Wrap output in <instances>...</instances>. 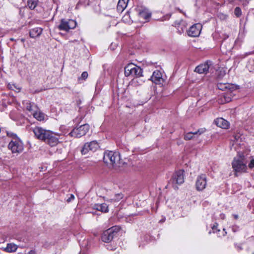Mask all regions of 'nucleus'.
<instances>
[{
  "label": "nucleus",
  "instance_id": "1",
  "mask_svg": "<svg viewBox=\"0 0 254 254\" xmlns=\"http://www.w3.org/2000/svg\"><path fill=\"white\" fill-rule=\"evenodd\" d=\"M103 160L107 165L114 168L120 167L124 164L118 152L107 151L104 153Z\"/></svg>",
  "mask_w": 254,
  "mask_h": 254
},
{
  "label": "nucleus",
  "instance_id": "2",
  "mask_svg": "<svg viewBox=\"0 0 254 254\" xmlns=\"http://www.w3.org/2000/svg\"><path fill=\"white\" fill-rule=\"evenodd\" d=\"M232 165L235 172L243 173L247 171V166L243 155L235 157L232 161Z\"/></svg>",
  "mask_w": 254,
  "mask_h": 254
},
{
  "label": "nucleus",
  "instance_id": "3",
  "mask_svg": "<svg viewBox=\"0 0 254 254\" xmlns=\"http://www.w3.org/2000/svg\"><path fill=\"white\" fill-rule=\"evenodd\" d=\"M8 148L13 154L17 155L23 150V144L18 138H14L9 143Z\"/></svg>",
  "mask_w": 254,
  "mask_h": 254
},
{
  "label": "nucleus",
  "instance_id": "4",
  "mask_svg": "<svg viewBox=\"0 0 254 254\" xmlns=\"http://www.w3.org/2000/svg\"><path fill=\"white\" fill-rule=\"evenodd\" d=\"M125 74L126 76L140 77L142 75V69L134 64H130L125 67Z\"/></svg>",
  "mask_w": 254,
  "mask_h": 254
},
{
  "label": "nucleus",
  "instance_id": "5",
  "mask_svg": "<svg viewBox=\"0 0 254 254\" xmlns=\"http://www.w3.org/2000/svg\"><path fill=\"white\" fill-rule=\"evenodd\" d=\"M120 230V228L116 226L105 231L102 236V241L105 243L110 242Z\"/></svg>",
  "mask_w": 254,
  "mask_h": 254
},
{
  "label": "nucleus",
  "instance_id": "6",
  "mask_svg": "<svg viewBox=\"0 0 254 254\" xmlns=\"http://www.w3.org/2000/svg\"><path fill=\"white\" fill-rule=\"evenodd\" d=\"M89 126L88 124L81 125L78 127H75L69 133L71 136L74 137H80L86 134L89 131Z\"/></svg>",
  "mask_w": 254,
  "mask_h": 254
},
{
  "label": "nucleus",
  "instance_id": "7",
  "mask_svg": "<svg viewBox=\"0 0 254 254\" xmlns=\"http://www.w3.org/2000/svg\"><path fill=\"white\" fill-rule=\"evenodd\" d=\"M76 26V22L72 19H64L61 20L60 24L58 26V28L61 30L68 31L70 29H74Z\"/></svg>",
  "mask_w": 254,
  "mask_h": 254
},
{
  "label": "nucleus",
  "instance_id": "8",
  "mask_svg": "<svg viewBox=\"0 0 254 254\" xmlns=\"http://www.w3.org/2000/svg\"><path fill=\"white\" fill-rule=\"evenodd\" d=\"M50 130H46L41 127H36L33 128V132L35 137L42 141H44L48 135L50 133Z\"/></svg>",
  "mask_w": 254,
  "mask_h": 254
},
{
  "label": "nucleus",
  "instance_id": "9",
  "mask_svg": "<svg viewBox=\"0 0 254 254\" xmlns=\"http://www.w3.org/2000/svg\"><path fill=\"white\" fill-rule=\"evenodd\" d=\"M207 178L204 174H201L198 176L196 180L195 187L198 191L203 190L206 187Z\"/></svg>",
  "mask_w": 254,
  "mask_h": 254
},
{
  "label": "nucleus",
  "instance_id": "10",
  "mask_svg": "<svg viewBox=\"0 0 254 254\" xmlns=\"http://www.w3.org/2000/svg\"><path fill=\"white\" fill-rule=\"evenodd\" d=\"M171 181L173 185H181L184 182V172L180 170L177 171L173 176Z\"/></svg>",
  "mask_w": 254,
  "mask_h": 254
},
{
  "label": "nucleus",
  "instance_id": "11",
  "mask_svg": "<svg viewBox=\"0 0 254 254\" xmlns=\"http://www.w3.org/2000/svg\"><path fill=\"white\" fill-rule=\"evenodd\" d=\"M201 28L202 25L200 24H195L190 27L188 34L191 37H197L199 35Z\"/></svg>",
  "mask_w": 254,
  "mask_h": 254
},
{
  "label": "nucleus",
  "instance_id": "12",
  "mask_svg": "<svg viewBox=\"0 0 254 254\" xmlns=\"http://www.w3.org/2000/svg\"><path fill=\"white\" fill-rule=\"evenodd\" d=\"M44 142L51 146H55L58 144L59 141V138L56 136L55 134L50 131Z\"/></svg>",
  "mask_w": 254,
  "mask_h": 254
},
{
  "label": "nucleus",
  "instance_id": "13",
  "mask_svg": "<svg viewBox=\"0 0 254 254\" xmlns=\"http://www.w3.org/2000/svg\"><path fill=\"white\" fill-rule=\"evenodd\" d=\"M162 75L161 72L159 70H156L153 72V74L151 77V80L154 83L159 84L161 80H162Z\"/></svg>",
  "mask_w": 254,
  "mask_h": 254
},
{
  "label": "nucleus",
  "instance_id": "14",
  "mask_svg": "<svg viewBox=\"0 0 254 254\" xmlns=\"http://www.w3.org/2000/svg\"><path fill=\"white\" fill-rule=\"evenodd\" d=\"M214 122L217 127L222 128L226 129L229 127V122L222 118H217Z\"/></svg>",
  "mask_w": 254,
  "mask_h": 254
},
{
  "label": "nucleus",
  "instance_id": "15",
  "mask_svg": "<svg viewBox=\"0 0 254 254\" xmlns=\"http://www.w3.org/2000/svg\"><path fill=\"white\" fill-rule=\"evenodd\" d=\"M205 131H206V129L203 128H200L197 131L193 132H188L185 135L184 138L186 140H190L193 138V135H197V134L200 135V134L203 133L204 132H205Z\"/></svg>",
  "mask_w": 254,
  "mask_h": 254
},
{
  "label": "nucleus",
  "instance_id": "16",
  "mask_svg": "<svg viewBox=\"0 0 254 254\" xmlns=\"http://www.w3.org/2000/svg\"><path fill=\"white\" fill-rule=\"evenodd\" d=\"M209 65L207 64H201L195 67L194 71L200 74L206 73L208 71Z\"/></svg>",
  "mask_w": 254,
  "mask_h": 254
},
{
  "label": "nucleus",
  "instance_id": "17",
  "mask_svg": "<svg viewBox=\"0 0 254 254\" xmlns=\"http://www.w3.org/2000/svg\"><path fill=\"white\" fill-rule=\"evenodd\" d=\"M138 14L141 18L144 19H147L151 16V13L148 9L146 8H141L138 9Z\"/></svg>",
  "mask_w": 254,
  "mask_h": 254
},
{
  "label": "nucleus",
  "instance_id": "18",
  "mask_svg": "<svg viewBox=\"0 0 254 254\" xmlns=\"http://www.w3.org/2000/svg\"><path fill=\"white\" fill-rule=\"evenodd\" d=\"M42 31L43 30L41 28H34L29 31V35L32 38H36L41 34Z\"/></svg>",
  "mask_w": 254,
  "mask_h": 254
},
{
  "label": "nucleus",
  "instance_id": "19",
  "mask_svg": "<svg viewBox=\"0 0 254 254\" xmlns=\"http://www.w3.org/2000/svg\"><path fill=\"white\" fill-rule=\"evenodd\" d=\"M129 0H119L117 6L119 12H122L126 8Z\"/></svg>",
  "mask_w": 254,
  "mask_h": 254
},
{
  "label": "nucleus",
  "instance_id": "20",
  "mask_svg": "<svg viewBox=\"0 0 254 254\" xmlns=\"http://www.w3.org/2000/svg\"><path fill=\"white\" fill-rule=\"evenodd\" d=\"M94 208L102 212H107L108 211V206L105 203L95 204Z\"/></svg>",
  "mask_w": 254,
  "mask_h": 254
},
{
  "label": "nucleus",
  "instance_id": "21",
  "mask_svg": "<svg viewBox=\"0 0 254 254\" xmlns=\"http://www.w3.org/2000/svg\"><path fill=\"white\" fill-rule=\"evenodd\" d=\"M86 143V146L89 147L90 151H96L99 147L98 142L96 141H92L90 142H87Z\"/></svg>",
  "mask_w": 254,
  "mask_h": 254
},
{
  "label": "nucleus",
  "instance_id": "22",
  "mask_svg": "<svg viewBox=\"0 0 254 254\" xmlns=\"http://www.w3.org/2000/svg\"><path fill=\"white\" fill-rule=\"evenodd\" d=\"M227 68L225 67H220L216 70V74L219 78H222L226 73Z\"/></svg>",
  "mask_w": 254,
  "mask_h": 254
},
{
  "label": "nucleus",
  "instance_id": "23",
  "mask_svg": "<svg viewBox=\"0 0 254 254\" xmlns=\"http://www.w3.org/2000/svg\"><path fill=\"white\" fill-rule=\"evenodd\" d=\"M17 246L14 244H8L7 246L4 248V251L8 253H12L16 251Z\"/></svg>",
  "mask_w": 254,
  "mask_h": 254
},
{
  "label": "nucleus",
  "instance_id": "24",
  "mask_svg": "<svg viewBox=\"0 0 254 254\" xmlns=\"http://www.w3.org/2000/svg\"><path fill=\"white\" fill-rule=\"evenodd\" d=\"M33 117L38 121H42L45 119V115L40 111H37L33 114Z\"/></svg>",
  "mask_w": 254,
  "mask_h": 254
},
{
  "label": "nucleus",
  "instance_id": "25",
  "mask_svg": "<svg viewBox=\"0 0 254 254\" xmlns=\"http://www.w3.org/2000/svg\"><path fill=\"white\" fill-rule=\"evenodd\" d=\"M38 0H28L27 5L29 8L34 9L37 5Z\"/></svg>",
  "mask_w": 254,
  "mask_h": 254
},
{
  "label": "nucleus",
  "instance_id": "26",
  "mask_svg": "<svg viewBox=\"0 0 254 254\" xmlns=\"http://www.w3.org/2000/svg\"><path fill=\"white\" fill-rule=\"evenodd\" d=\"M247 67L250 72H254V59H251L249 61Z\"/></svg>",
  "mask_w": 254,
  "mask_h": 254
},
{
  "label": "nucleus",
  "instance_id": "27",
  "mask_svg": "<svg viewBox=\"0 0 254 254\" xmlns=\"http://www.w3.org/2000/svg\"><path fill=\"white\" fill-rule=\"evenodd\" d=\"M226 46V41H223L222 42V43L221 44V47H220V49H221V51L223 53H226L227 51H231L232 47L230 45H229V47L228 48V49H225Z\"/></svg>",
  "mask_w": 254,
  "mask_h": 254
},
{
  "label": "nucleus",
  "instance_id": "28",
  "mask_svg": "<svg viewBox=\"0 0 254 254\" xmlns=\"http://www.w3.org/2000/svg\"><path fill=\"white\" fill-rule=\"evenodd\" d=\"M8 87L9 89L14 90L16 92H20L21 90V87L19 86L16 85L14 84H8Z\"/></svg>",
  "mask_w": 254,
  "mask_h": 254
},
{
  "label": "nucleus",
  "instance_id": "29",
  "mask_svg": "<svg viewBox=\"0 0 254 254\" xmlns=\"http://www.w3.org/2000/svg\"><path fill=\"white\" fill-rule=\"evenodd\" d=\"M89 151H90L89 147L86 146V143H85L81 150L82 154H86Z\"/></svg>",
  "mask_w": 254,
  "mask_h": 254
},
{
  "label": "nucleus",
  "instance_id": "30",
  "mask_svg": "<svg viewBox=\"0 0 254 254\" xmlns=\"http://www.w3.org/2000/svg\"><path fill=\"white\" fill-rule=\"evenodd\" d=\"M234 12L237 17H240L242 14L241 9L239 7L235 8Z\"/></svg>",
  "mask_w": 254,
  "mask_h": 254
},
{
  "label": "nucleus",
  "instance_id": "31",
  "mask_svg": "<svg viewBox=\"0 0 254 254\" xmlns=\"http://www.w3.org/2000/svg\"><path fill=\"white\" fill-rule=\"evenodd\" d=\"M179 25L180 26H182L181 27V30L179 29V26H178V31H179V32L180 33H183L185 29H186V26L185 25V23L183 21H182L181 23L179 24Z\"/></svg>",
  "mask_w": 254,
  "mask_h": 254
},
{
  "label": "nucleus",
  "instance_id": "32",
  "mask_svg": "<svg viewBox=\"0 0 254 254\" xmlns=\"http://www.w3.org/2000/svg\"><path fill=\"white\" fill-rule=\"evenodd\" d=\"M217 86L219 89L223 90L225 88H227L228 86H229V85H226L225 84L219 83L218 84Z\"/></svg>",
  "mask_w": 254,
  "mask_h": 254
},
{
  "label": "nucleus",
  "instance_id": "33",
  "mask_svg": "<svg viewBox=\"0 0 254 254\" xmlns=\"http://www.w3.org/2000/svg\"><path fill=\"white\" fill-rule=\"evenodd\" d=\"M248 167L251 169L254 168V158L253 157L251 158L250 161L248 164Z\"/></svg>",
  "mask_w": 254,
  "mask_h": 254
},
{
  "label": "nucleus",
  "instance_id": "34",
  "mask_svg": "<svg viewBox=\"0 0 254 254\" xmlns=\"http://www.w3.org/2000/svg\"><path fill=\"white\" fill-rule=\"evenodd\" d=\"M88 76V74L87 72L84 71L81 74V77L79 78V79L81 78L83 80H85L87 78Z\"/></svg>",
  "mask_w": 254,
  "mask_h": 254
},
{
  "label": "nucleus",
  "instance_id": "35",
  "mask_svg": "<svg viewBox=\"0 0 254 254\" xmlns=\"http://www.w3.org/2000/svg\"><path fill=\"white\" fill-rule=\"evenodd\" d=\"M7 134L8 136L12 137V139L14 138H18L17 135L12 132H7Z\"/></svg>",
  "mask_w": 254,
  "mask_h": 254
},
{
  "label": "nucleus",
  "instance_id": "36",
  "mask_svg": "<svg viewBox=\"0 0 254 254\" xmlns=\"http://www.w3.org/2000/svg\"><path fill=\"white\" fill-rule=\"evenodd\" d=\"M217 226H218V224H215V225H213V226L212 227V230H213V233H216L217 231H219V230H217Z\"/></svg>",
  "mask_w": 254,
  "mask_h": 254
},
{
  "label": "nucleus",
  "instance_id": "37",
  "mask_svg": "<svg viewBox=\"0 0 254 254\" xmlns=\"http://www.w3.org/2000/svg\"><path fill=\"white\" fill-rule=\"evenodd\" d=\"M234 137V141H238L239 138H240V135L239 134L235 135L233 136Z\"/></svg>",
  "mask_w": 254,
  "mask_h": 254
},
{
  "label": "nucleus",
  "instance_id": "38",
  "mask_svg": "<svg viewBox=\"0 0 254 254\" xmlns=\"http://www.w3.org/2000/svg\"><path fill=\"white\" fill-rule=\"evenodd\" d=\"M74 198V196L73 194H71L70 197H69L67 201L68 202L70 201L71 200H73Z\"/></svg>",
  "mask_w": 254,
  "mask_h": 254
},
{
  "label": "nucleus",
  "instance_id": "39",
  "mask_svg": "<svg viewBox=\"0 0 254 254\" xmlns=\"http://www.w3.org/2000/svg\"><path fill=\"white\" fill-rule=\"evenodd\" d=\"M250 53H245V54H244V55H241V58H242V59H243V58H245L246 56H247L248 55H250Z\"/></svg>",
  "mask_w": 254,
  "mask_h": 254
},
{
  "label": "nucleus",
  "instance_id": "40",
  "mask_svg": "<svg viewBox=\"0 0 254 254\" xmlns=\"http://www.w3.org/2000/svg\"><path fill=\"white\" fill-rule=\"evenodd\" d=\"M128 17H129L128 14H125V16H124V17L123 18V20L125 21L126 19L127 20V18Z\"/></svg>",
  "mask_w": 254,
  "mask_h": 254
},
{
  "label": "nucleus",
  "instance_id": "41",
  "mask_svg": "<svg viewBox=\"0 0 254 254\" xmlns=\"http://www.w3.org/2000/svg\"><path fill=\"white\" fill-rule=\"evenodd\" d=\"M25 254H36V252L34 250H31L28 253Z\"/></svg>",
  "mask_w": 254,
  "mask_h": 254
},
{
  "label": "nucleus",
  "instance_id": "42",
  "mask_svg": "<svg viewBox=\"0 0 254 254\" xmlns=\"http://www.w3.org/2000/svg\"><path fill=\"white\" fill-rule=\"evenodd\" d=\"M27 110H28L29 111H31V110H32V109H31V105L28 106L27 107Z\"/></svg>",
  "mask_w": 254,
  "mask_h": 254
},
{
  "label": "nucleus",
  "instance_id": "43",
  "mask_svg": "<svg viewBox=\"0 0 254 254\" xmlns=\"http://www.w3.org/2000/svg\"><path fill=\"white\" fill-rule=\"evenodd\" d=\"M233 216H234V218H235L236 219H238V215L235 214V215H234Z\"/></svg>",
  "mask_w": 254,
  "mask_h": 254
},
{
  "label": "nucleus",
  "instance_id": "44",
  "mask_svg": "<svg viewBox=\"0 0 254 254\" xmlns=\"http://www.w3.org/2000/svg\"><path fill=\"white\" fill-rule=\"evenodd\" d=\"M230 101V100L229 99L226 100V102H229Z\"/></svg>",
  "mask_w": 254,
  "mask_h": 254
},
{
  "label": "nucleus",
  "instance_id": "45",
  "mask_svg": "<svg viewBox=\"0 0 254 254\" xmlns=\"http://www.w3.org/2000/svg\"><path fill=\"white\" fill-rule=\"evenodd\" d=\"M21 41H22V42H24V39H21Z\"/></svg>",
  "mask_w": 254,
  "mask_h": 254
},
{
  "label": "nucleus",
  "instance_id": "46",
  "mask_svg": "<svg viewBox=\"0 0 254 254\" xmlns=\"http://www.w3.org/2000/svg\"><path fill=\"white\" fill-rule=\"evenodd\" d=\"M174 188H175V189L177 188V186H174Z\"/></svg>",
  "mask_w": 254,
  "mask_h": 254
},
{
  "label": "nucleus",
  "instance_id": "47",
  "mask_svg": "<svg viewBox=\"0 0 254 254\" xmlns=\"http://www.w3.org/2000/svg\"><path fill=\"white\" fill-rule=\"evenodd\" d=\"M224 214H223V217H222V218H224Z\"/></svg>",
  "mask_w": 254,
  "mask_h": 254
}]
</instances>
